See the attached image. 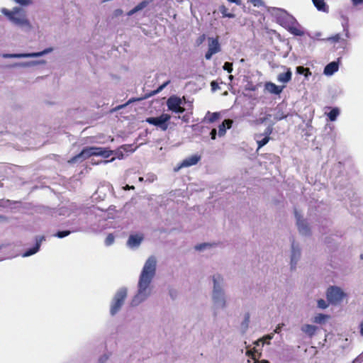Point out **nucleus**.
Instances as JSON below:
<instances>
[{
    "label": "nucleus",
    "instance_id": "1",
    "mask_svg": "<svg viewBox=\"0 0 363 363\" xmlns=\"http://www.w3.org/2000/svg\"><path fill=\"white\" fill-rule=\"evenodd\" d=\"M156 259L155 257H150L145 262L138 281V291L130 302L131 306H136L144 301L150 295V291L148 287L155 275Z\"/></svg>",
    "mask_w": 363,
    "mask_h": 363
},
{
    "label": "nucleus",
    "instance_id": "2",
    "mask_svg": "<svg viewBox=\"0 0 363 363\" xmlns=\"http://www.w3.org/2000/svg\"><path fill=\"white\" fill-rule=\"evenodd\" d=\"M1 13L15 26L28 29H30L32 27L27 17L26 11L21 7L16 6L12 10L3 8L1 10Z\"/></svg>",
    "mask_w": 363,
    "mask_h": 363
},
{
    "label": "nucleus",
    "instance_id": "3",
    "mask_svg": "<svg viewBox=\"0 0 363 363\" xmlns=\"http://www.w3.org/2000/svg\"><path fill=\"white\" fill-rule=\"evenodd\" d=\"M127 297V289L125 288L120 289L115 294L110 308L111 315H116L121 308Z\"/></svg>",
    "mask_w": 363,
    "mask_h": 363
},
{
    "label": "nucleus",
    "instance_id": "4",
    "mask_svg": "<svg viewBox=\"0 0 363 363\" xmlns=\"http://www.w3.org/2000/svg\"><path fill=\"white\" fill-rule=\"evenodd\" d=\"M102 147H89L84 148L81 152L70 159L69 162L74 163L78 161H84L91 156H100Z\"/></svg>",
    "mask_w": 363,
    "mask_h": 363
},
{
    "label": "nucleus",
    "instance_id": "5",
    "mask_svg": "<svg viewBox=\"0 0 363 363\" xmlns=\"http://www.w3.org/2000/svg\"><path fill=\"white\" fill-rule=\"evenodd\" d=\"M171 116L168 113H162L158 117H149L145 119V121L152 125L159 128L162 131H166L169 127V121Z\"/></svg>",
    "mask_w": 363,
    "mask_h": 363
},
{
    "label": "nucleus",
    "instance_id": "6",
    "mask_svg": "<svg viewBox=\"0 0 363 363\" xmlns=\"http://www.w3.org/2000/svg\"><path fill=\"white\" fill-rule=\"evenodd\" d=\"M326 296L329 303L336 305L346 297V294L340 287L332 286L328 289Z\"/></svg>",
    "mask_w": 363,
    "mask_h": 363
},
{
    "label": "nucleus",
    "instance_id": "7",
    "mask_svg": "<svg viewBox=\"0 0 363 363\" xmlns=\"http://www.w3.org/2000/svg\"><path fill=\"white\" fill-rule=\"evenodd\" d=\"M213 298L216 303H220L222 307H224L225 305V301L224 300L223 291L220 287L219 282L223 280L220 274H217L213 276Z\"/></svg>",
    "mask_w": 363,
    "mask_h": 363
},
{
    "label": "nucleus",
    "instance_id": "8",
    "mask_svg": "<svg viewBox=\"0 0 363 363\" xmlns=\"http://www.w3.org/2000/svg\"><path fill=\"white\" fill-rule=\"evenodd\" d=\"M182 105V99L177 96H172L167 101L168 109L176 113H182L185 111V108Z\"/></svg>",
    "mask_w": 363,
    "mask_h": 363
},
{
    "label": "nucleus",
    "instance_id": "9",
    "mask_svg": "<svg viewBox=\"0 0 363 363\" xmlns=\"http://www.w3.org/2000/svg\"><path fill=\"white\" fill-rule=\"evenodd\" d=\"M208 40V49L205 54V58L208 60L211 59L213 55L220 51V45L219 44L218 38H210Z\"/></svg>",
    "mask_w": 363,
    "mask_h": 363
},
{
    "label": "nucleus",
    "instance_id": "10",
    "mask_svg": "<svg viewBox=\"0 0 363 363\" xmlns=\"http://www.w3.org/2000/svg\"><path fill=\"white\" fill-rule=\"evenodd\" d=\"M169 81H167V82H164V84L160 85L156 90L152 91L147 96H145L143 99H146L147 97L152 96H153V95L160 92L169 84ZM143 98H138V99H136V98H131L125 104L118 106L116 109V110L121 109V108L125 107L127 105H128V104H131L133 102H135V101H140Z\"/></svg>",
    "mask_w": 363,
    "mask_h": 363
},
{
    "label": "nucleus",
    "instance_id": "11",
    "mask_svg": "<svg viewBox=\"0 0 363 363\" xmlns=\"http://www.w3.org/2000/svg\"><path fill=\"white\" fill-rule=\"evenodd\" d=\"M201 160V156L197 155H191L184 159L179 166L174 169L175 171H178L183 167H188L196 164Z\"/></svg>",
    "mask_w": 363,
    "mask_h": 363
},
{
    "label": "nucleus",
    "instance_id": "12",
    "mask_svg": "<svg viewBox=\"0 0 363 363\" xmlns=\"http://www.w3.org/2000/svg\"><path fill=\"white\" fill-rule=\"evenodd\" d=\"M296 19L289 15V13H284L278 17V22L279 23L284 27L285 29H288L291 26H292Z\"/></svg>",
    "mask_w": 363,
    "mask_h": 363
},
{
    "label": "nucleus",
    "instance_id": "13",
    "mask_svg": "<svg viewBox=\"0 0 363 363\" xmlns=\"http://www.w3.org/2000/svg\"><path fill=\"white\" fill-rule=\"evenodd\" d=\"M46 51L40 52H33V53H16V54H4L3 57L4 58H25V57H40L43 55L44 53H46Z\"/></svg>",
    "mask_w": 363,
    "mask_h": 363
},
{
    "label": "nucleus",
    "instance_id": "14",
    "mask_svg": "<svg viewBox=\"0 0 363 363\" xmlns=\"http://www.w3.org/2000/svg\"><path fill=\"white\" fill-rule=\"evenodd\" d=\"M44 240H45L44 236L36 237L35 246L33 247L26 250L23 253V257H28V256L35 254L39 250L40 245Z\"/></svg>",
    "mask_w": 363,
    "mask_h": 363
},
{
    "label": "nucleus",
    "instance_id": "15",
    "mask_svg": "<svg viewBox=\"0 0 363 363\" xmlns=\"http://www.w3.org/2000/svg\"><path fill=\"white\" fill-rule=\"evenodd\" d=\"M295 215H296V219H297V225H298V230L302 234H308L310 232V229L308 227L307 224L305 223V221L303 220H301L300 216H298L297 211H295Z\"/></svg>",
    "mask_w": 363,
    "mask_h": 363
},
{
    "label": "nucleus",
    "instance_id": "16",
    "mask_svg": "<svg viewBox=\"0 0 363 363\" xmlns=\"http://www.w3.org/2000/svg\"><path fill=\"white\" fill-rule=\"evenodd\" d=\"M246 355L255 360V363H269L267 360H258L261 356V353H259L255 347L252 350H247Z\"/></svg>",
    "mask_w": 363,
    "mask_h": 363
},
{
    "label": "nucleus",
    "instance_id": "17",
    "mask_svg": "<svg viewBox=\"0 0 363 363\" xmlns=\"http://www.w3.org/2000/svg\"><path fill=\"white\" fill-rule=\"evenodd\" d=\"M287 30L296 36H303L304 35V31L297 21H296L295 23L287 29Z\"/></svg>",
    "mask_w": 363,
    "mask_h": 363
},
{
    "label": "nucleus",
    "instance_id": "18",
    "mask_svg": "<svg viewBox=\"0 0 363 363\" xmlns=\"http://www.w3.org/2000/svg\"><path fill=\"white\" fill-rule=\"evenodd\" d=\"M143 240V235H130L128 240L127 244L130 247H138L140 245Z\"/></svg>",
    "mask_w": 363,
    "mask_h": 363
},
{
    "label": "nucleus",
    "instance_id": "19",
    "mask_svg": "<svg viewBox=\"0 0 363 363\" xmlns=\"http://www.w3.org/2000/svg\"><path fill=\"white\" fill-rule=\"evenodd\" d=\"M233 124V121L230 119H225L218 126V135L219 136H223L226 132V128H230Z\"/></svg>",
    "mask_w": 363,
    "mask_h": 363
},
{
    "label": "nucleus",
    "instance_id": "20",
    "mask_svg": "<svg viewBox=\"0 0 363 363\" xmlns=\"http://www.w3.org/2000/svg\"><path fill=\"white\" fill-rule=\"evenodd\" d=\"M338 70V63L337 62H331L324 68V74L326 75H332Z\"/></svg>",
    "mask_w": 363,
    "mask_h": 363
},
{
    "label": "nucleus",
    "instance_id": "21",
    "mask_svg": "<svg viewBox=\"0 0 363 363\" xmlns=\"http://www.w3.org/2000/svg\"><path fill=\"white\" fill-rule=\"evenodd\" d=\"M315 7L320 11L328 13L329 11L328 6L325 4V0H312Z\"/></svg>",
    "mask_w": 363,
    "mask_h": 363
},
{
    "label": "nucleus",
    "instance_id": "22",
    "mask_svg": "<svg viewBox=\"0 0 363 363\" xmlns=\"http://www.w3.org/2000/svg\"><path fill=\"white\" fill-rule=\"evenodd\" d=\"M266 89L272 94H279L282 91V87L276 85L272 82H267L265 84Z\"/></svg>",
    "mask_w": 363,
    "mask_h": 363
},
{
    "label": "nucleus",
    "instance_id": "23",
    "mask_svg": "<svg viewBox=\"0 0 363 363\" xmlns=\"http://www.w3.org/2000/svg\"><path fill=\"white\" fill-rule=\"evenodd\" d=\"M292 73L290 69H287V71L284 73H280L278 75V81L283 83H287L291 79Z\"/></svg>",
    "mask_w": 363,
    "mask_h": 363
},
{
    "label": "nucleus",
    "instance_id": "24",
    "mask_svg": "<svg viewBox=\"0 0 363 363\" xmlns=\"http://www.w3.org/2000/svg\"><path fill=\"white\" fill-rule=\"evenodd\" d=\"M292 247V253H291V268L295 267V265L296 264L297 259L300 257V250H296L294 247V242H292L291 245Z\"/></svg>",
    "mask_w": 363,
    "mask_h": 363
},
{
    "label": "nucleus",
    "instance_id": "25",
    "mask_svg": "<svg viewBox=\"0 0 363 363\" xmlns=\"http://www.w3.org/2000/svg\"><path fill=\"white\" fill-rule=\"evenodd\" d=\"M219 12L222 14L223 18H234L235 16L233 13L228 12V9L225 5H220L218 8Z\"/></svg>",
    "mask_w": 363,
    "mask_h": 363
},
{
    "label": "nucleus",
    "instance_id": "26",
    "mask_svg": "<svg viewBox=\"0 0 363 363\" xmlns=\"http://www.w3.org/2000/svg\"><path fill=\"white\" fill-rule=\"evenodd\" d=\"M317 328L312 325H305L302 327V330L310 336L315 334Z\"/></svg>",
    "mask_w": 363,
    "mask_h": 363
},
{
    "label": "nucleus",
    "instance_id": "27",
    "mask_svg": "<svg viewBox=\"0 0 363 363\" xmlns=\"http://www.w3.org/2000/svg\"><path fill=\"white\" fill-rule=\"evenodd\" d=\"M296 72L298 74H303L306 78L311 75V72L309 68H306L303 66H298L296 67Z\"/></svg>",
    "mask_w": 363,
    "mask_h": 363
},
{
    "label": "nucleus",
    "instance_id": "28",
    "mask_svg": "<svg viewBox=\"0 0 363 363\" xmlns=\"http://www.w3.org/2000/svg\"><path fill=\"white\" fill-rule=\"evenodd\" d=\"M340 114V110L338 108H333L331 111L328 113V116L330 121H335L337 119V117Z\"/></svg>",
    "mask_w": 363,
    "mask_h": 363
},
{
    "label": "nucleus",
    "instance_id": "29",
    "mask_svg": "<svg viewBox=\"0 0 363 363\" xmlns=\"http://www.w3.org/2000/svg\"><path fill=\"white\" fill-rule=\"evenodd\" d=\"M208 115L209 116L208 118H206L209 123H213L216 121H217L219 118L220 113L218 112H215L213 113H211L210 112H208Z\"/></svg>",
    "mask_w": 363,
    "mask_h": 363
},
{
    "label": "nucleus",
    "instance_id": "30",
    "mask_svg": "<svg viewBox=\"0 0 363 363\" xmlns=\"http://www.w3.org/2000/svg\"><path fill=\"white\" fill-rule=\"evenodd\" d=\"M269 140H270V137H268V136H265L262 140H257V143L258 145V149H260L261 147L264 146L266 144H267V143L269 141Z\"/></svg>",
    "mask_w": 363,
    "mask_h": 363
},
{
    "label": "nucleus",
    "instance_id": "31",
    "mask_svg": "<svg viewBox=\"0 0 363 363\" xmlns=\"http://www.w3.org/2000/svg\"><path fill=\"white\" fill-rule=\"evenodd\" d=\"M327 318H328V315L322 314V313H319L316 316H315L314 322L316 323H321L324 322Z\"/></svg>",
    "mask_w": 363,
    "mask_h": 363
},
{
    "label": "nucleus",
    "instance_id": "32",
    "mask_svg": "<svg viewBox=\"0 0 363 363\" xmlns=\"http://www.w3.org/2000/svg\"><path fill=\"white\" fill-rule=\"evenodd\" d=\"M112 155H113L112 150H108V148L102 147V150L101 152L100 156H102L104 158H108Z\"/></svg>",
    "mask_w": 363,
    "mask_h": 363
},
{
    "label": "nucleus",
    "instance_id": "33",
    "mask_svg": "<svg viewBox=\"0 0 363 363\" xmlns=\"http://www.w3.org/2000/svg\"><path fill=\"white\" fill-rule=\"evenodd\" d=\"M115 240V237L112 233H109L105 239V245L106 246L111 245Z\"/></svg>",
    "mask_w": 363,
    "mask_h": 363
},
{
    "label": "nucleus",
    "instance_id": "34",
    "mask_svg": "<svg viewBox=\"0 0 363 363\" xmlns=\"http://www.w3.org/2000/svg\"><path fill=\"white\" fill-rule=\"evenodd\" d=\"M149 2L146 0H143L141 2H140L137 6H135L134 8L135 9L136 11H139L144 8H145L148 5Z\"/></svg>",
    "mask_w": 363,
    "mask_h": 363
},
{
    "label": "nucleus",
    "instance_id": "35",
    "mask_svg": "<svg viewBox=\"0 0 363 363\" xmlns=\"http://www.w3.org/2000/svg\"><path fill=\"white\" fill-rule=\"evenodd\" d=\"M69 234H70L69 230H63V231H58L55 235L60 238H65V237L69 235Z\"/></svg>",
    "mask_w": 363,
    "mask_h": 363
},
{
    "label": "nucleus",
    "instance_id": "36",
    "mask_svg": "<svg viewBox=\"0 0 363 363\" xmlns=\"http://www.w3.org/2000/svg\"><path fill=\"white\" fill-rule=\"evenodd\" d=\"M328 306V303L323 300V299H319L318 301V307L322 309H325Z\"/></svg>",
    "mask_w": 363,
    "mask_h": 363
},
{
    "label": "nucleus",
    "instance_id": "37",
    "mask_svg": "<svg viewBox=\"0 0 363 363\" xmlns=\"http://www.w3.org/2000/svg\"><path fill=\"white\" fill-rule=\"evenodd\" d=\"M13 1L21 6H28L32 4L31 0H13Z\"/></svg>",
    "mask_w": 363,
    "mask_h": 363
},
{
    "label": "nucleus",
    "instance_id": "38",
    "mask_svg": "<svg viewBox=\"0 0 363 363\" xmlns=\"http://www.w3.org/2000/svg\"><path fill=\"white\" fill-rule=\"evenodd\" d=\"M223 69L226 70L228 73H231L233 71V64L228 62H225Z\"/></svg>",
    "mask_w": 363,
    "mask_h": 363
},
{
    "label": "nucleus",
    "instance_id": "39",
    "mask_svg": "<svg viewBox=\"0 0 363 363\" xmlns=\"http://www.w3.org/2000/svg\"><path fill=\"white\" fill-rule=\"evenodd\" d=\"M251 4H253L254 6L259 7L264 6V2L262 0H247Z\"/></svg>",
    "mask_w": 363,
    "mask_h": 363
},
{
    "label": "nucleus",
    "instance_id": "40",
    "mask_svg": "<svg viewBox=\"0 0 363 363\" xmlns=\"http://www.w3.org/2000/svg\"><path fill=\"white\" fill-rule=\"evenodd\" d=\"M341 37L340 34H336L333 36L328 38V40L332 43H337L340 40Z\"/></svg>",
    "mask_w": 363,
    "mask_h": 363
},
{
    "label": "nucleus",
    "instance_id": "41",
    "mask_svg": "<svg viewBox=\"0 0 363 363\" xmlns=\"http://www.w3.org/2000/svg\"><path fill=\"white\" fill-rule=\"evenodd\" d=\"M211 86L213 91H216L219 88L218 84L216 81L211 82Z\"/></svg>",
    "mask_w": 363,
    "mask_h": 363
},
{
    "label": "nucleus",
    "instance_id": "42",
    "mask_svg": "<svg viewBox=\"0 0 363 363\" xmlns=\"http://www.w3.org/2000/svg\"><path fill=\"white\" fill-rule=\"evenodd\" d=\"M272 128L269 126L268 128H266L264 134L265 135V136L270 137L269 135L272 134Z\"/></svg>",
    "mask_w": 363,
    "mask_h": 363
},
{
    "label": "nucleus",
    "instance_id": "43",
    "mask_svg": "<svg viewBox=\"0 0 363 363\" xmlns=\"http://www.w3.org/2000/svg\"><path fill=\"white\" fill-rule=\"evenodd\" d=\"M343 29H344V31L345 32V35L347 38H349V29H348V23L347 22L345 23V24L343 25Z\"/></svg>",
    "mask_w": 363,
    "mask_h": 363
},
{
    "label": "nucleus",
    "instance_id": "44",
    "mask_svg": "<svg viewBox=\"0 0 363 363\" xmlns=\"http://www.w3.org/2000/svg\"><path fill=\"white\" fill-rule=\"evenodd\" d=\"M216 133H216V129L213 128V129L211 130L210 135H211V137L212 140H215L216 139Z\"/></svg>",
    "mask_w": 363,
    "mask_h": 363
},
{
    "label": "nucleus",
    "instance_id": "45",
    "mask_svg": "<svg viewBox=\"0 0 363 363\" xmlns=\"http://www.w3.org/2000/svg\"><path fill=\"white\" fill-rule=\"evenodd\" d=\"M207 245H208V244H207V243H204V244L200 245H199V246H196V250H202L204 247H206V246H207Z\"/></svg>",
    "mask_w": 363,
    "mask_h": 363
},
{
    "label": "nucleus",
    "instance_id": "46",
    "mask_svg": "<svg viewBox=\"0 0 363 363\" xmlns=\"http://www.w3.org/2000/svg\"><path fill=\"white\" fill-rule=\"evenodd\" d=\"M229 2H231V3H235L237 5H240L241 3H242V1L241 0H228Z\"/></svg>",
    "mask_w": 363,
    "mask_h": 363
},
{
    "label": "nucleus",
    "instance_id": "47",
    "mask_svg": "<svg viewBox=\"0 0 363 363\" xmlns=\"http://www.w3.org/2000/svg\"><path fill=\"white\" fill-rule=\"evenodd\" d=\"M354 5H358L363 3V0H352Z\"/></svg>",
    "mask_w": 363,
    "mask_h": 363
},
{
    "label": "nucleus",
    "instance_id": "48",
    "mask_svg": "<svg viewBox=\"0 0 363 363\" xmlns=\"http://www.w3.org/2000/svg\"><path fill=\"white\" fill-rule=\"evenodd\" d=\"M359 333L360 335L363 337V320L359 324Z\"/></svg>",
    "mask_w": 363,
    "mask_h": 363
},
{
    "label": "nucleus",
    "instance_id": "49",
    "mask_svg": "<svg viewBox=\"0 0 363 363\" xmlns=\"http://www.w3.org/2000/svg\"><path fill=\"white\" fill-rule=\"evenodd\" d=\"M135 13H137V11H136L135 9L133 8V9L129 11L127 14H128V16H132V15H133Z\"/></svg>",
    "mask_w": 363,
    "mask_h": 363
},
{
    "label": "nucleus",
    "instance_id": "50",
    "mask_svg": "<svg viewBox=\"0 0 363 363\" xmlns=\"http://www.w3.org/2000/svg\"><path fill=\"white\" fill-rule=\"evenodd\" d=\"M266 119V118H260L257 121V123H263Z\"/></svg>",
    "mask_w": 363,
    "mask_h": 363
},
{
    "label": "nucleus",
    "instance_id": "51",
    "mask_svg": "<svg viewBox=\"0 0 363 363\" xmlns=\"http://www.w3.org/2000/svg\"><path fill=\"white\" fill-rule=\"evenodd\" d=\"M280 331H281V326L278 325L277 327V328L275 329L274 332L277 333H280Z\"/></svg>",
    "mask_w": 363,
    "mask_h": 363
},
{
    "label": "nucleus",
    "instance_id": "52",
    "mask_svg": "<svg viewBox=\"0 0 363 363\" xmlns=\"http://www.w3.org/2000/svg\"><path fill=\"white\" fill-rule=\"evenodd\" d=\"M116 15H121L123 13V11L121 9H117L116 10Z\"/></svg>",
    "mask_w": 363,
    "mask_h": 363
},
{
    "label": "nucleus",
    "instance_id": "53",
    "mask_svg": "<svg viewBox=\"0 0 363 363\" xmlns=\"http://www.w3.org/2000/svg\"><path fill=\"white\" fill-rule=\"evenodd\" d=\"M6 220V218L5 216L0 215V222H1L3 220Z\"/></svg>",
    "mask_w": 363,
    "mask_h": 363
},
{
    "label": "nucleus",
    "instance_id": "54",
    "mask_svg": "<svg viewBox=\"0 0 363 363\" xmlns=\"http://www.w3.org/2000/svg\"><path fill=\"white\" fill-rule=\"evenodd\" d=\"M134 189V186H130L129 185H126V186L125 187V189Z\"/></svg>",
    "mask_w": 363,
    "mask_h": 363
},
{
    "label": "nucleus",
    "instance_id": "55",
    "mask_svg": "<svg viewBox=\"0 0 363 363\" xmlns=\"http://www.w3.org/2000/svg\"><path fill=\"white\" fill-rule=\"evenodd\" d=\"M286 116H281V117H277V118H276V119H277V121H280V120H281V119H283V118H286Z\"/></svg>",
    "mask_w": 363,
    "mask_h": 363
},
{
    "label": "nucleus",
    "instance_id": "56",
    "mask_svg": "<svg viewBox=\"0 0 363 363\" xmlns=\"http://www.w3.org/2000/svg\"><path fill=\"white\" fill-rule=\"evenodd\" d=\"M259 342H262V340H257V341L255 342V344L256 345H259Z\"/></svg>",
    "mask_w": 363,
    "mask_h": 363
},
{
    "label": "nucleus",
    "instance_id": "57",
    "mask_svg": "<svg viewBox=\"0 0 363 363\" xmlns=\"http://www.w3.org/2000/svg\"><path fill=\"white\" fill-rule=\"evenodd\" d=\"M182 120H183V121H187V119H186L185 116H184V117L182 118Z\"/></svg>",
    "mask_w": 363,
    "mask_h": 363
}]
</instances>
